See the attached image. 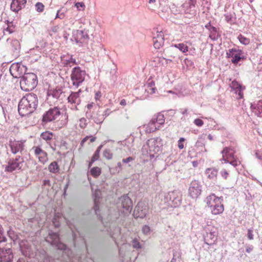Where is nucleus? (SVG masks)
Masks as SVG:
<instances>
[{"label":"nucleus","mask_w":262,"mask_h":262,"mask_svg":"<svg viewBox=\"0 0 262 262\" xmlns=\"http://www.w3.org/2000/svg\"><path fill=\"white\" fill-rule=\"evenodd\" d=\"M46 241L58 249L62 251L61 259L62 262H81L80 257L74 256L71 250L67 248L65 244L60 241L58 233L52 231L50 232L48 235L46 237Z\"/></svg>","instance_id":"obj_1"},{"label":"nucleus","mask_w":262,"mask_h":262,"mask_svg":"<svg viewBox=\"0 0 262 262\" xmlns=\"http://www.w3.org/2000/svg\"><path fill=\"white\" fill-rule=\"evenodd\" d=\"M38 98L36 94L29 93L23 97L20 100L18 111L21 116L29 115L33 113L38 105Z\"/></svg>","instance_id":"obj_2"},{"label":"nucleus","mask_w":262,"mask_h":262,"mask_svg":"<svg viewBox=\"0 0 262 262\" xmlns=\"http://www.w3.org/2000/svg\"><path fill=\"white\" fill-rule=\"evenodd\" d=\"M38 84L37 77L33 73H24L20 80V86L24 91H31L34 89Z\"/></svg>","instance_id":"obj_3"},{"label":"nucleus","mask_w":262,"mask_h":262,"mask_svg":"<svg viewBox=\"0 0 262 262\" xmlns=\"http://www.w3.org/2000/svg\"><path fill=\"white\" fill-rule=\"evenodd\" d=\"M223 200V197H217L214 194H211L207 197L206 203L213 214L217 215L223 212L224 207Z\"/></svg>","instance_id":"obj_4"},{"label":"nucleus","mask_w":262,"mask_h":262,"mask_svg":"<svg viewBox=\"0 0 262 262\" xmlns=\"http://www.w3.org/2000/svg\"><path fill=\"white\" fill-rule=\"evenodd\" d=\"M86 72L79 67H75L72 69L70 75L71 88L76 89L81 85L84 81Z\"/></svg>","instance_id":"obj_5"},{"label":"nucleus","mask_w":262,"mask_h":262,"mask_svg":"<svg viewBox=\"0 0 262 262\" xmlns=\"http://www.w3.org/2000/svg\"><path fill=\"white\" fill-rule=\"evenodd\" d=\"M24 159L23 157L18 156L15 158L10 159L8 165L5 167V171L12 172L15 170H20L24 165Z\"/></svg>","instance_id":"obj_6"},{"label":"nucleus","mask_w":262,"mask_h":262,"mask_svg":"<svg viewBox=\"0 0 262 262\" xmlns=\"http://www.w3.org/2000/svg\"><path fill=\"white\" fill-rule=\"evenodd\" d=\"M60 115L61 112L58 107H54L50 108L42 115V123L46 124L50 122L57 120Z\"/></svg>","instance_id":"obj_7"},{"label":"nucleus","mask_w":262,"mask_h":262,"mask_svg":"<svg viewBox=\"0 0 262 262\" xmlns=\"http://www.w3.org/2000/svg\"><path fill=\"white\" fill-rule=\"evenodd\" d=\"M117 207L124 214L129 213L132 210V201L127 195H123L119 198Z\"/></svg>","instance_id":"obj_8"},{"label":"nucleus","mask_w":262,"mask_h":262,"mask_svg":"<svg viewBox=\"0 0 262 262\" xmlns=\"http://www.w3.org/2000/svg\"><path fill=\"white\" fill-rule=\"evenodd\" d=\"M89 36L87 32L84 30H75L73 32L72 40H74L80 46H83L88 43Z\"/></svg>","instance_id":"obj_9"},{"label":"nucleus","mask_w":262,"mask_h":262,"mask_svg":"<svg viewBox=\"0 0 262 262\" xmlns=\"http://www.w3.org/2000/svg\"><path fill=\"white\" fill-rule=\"evenodd\" d=\"M221 154L226 157L229 160V163L234 167H235L240 164V161L235 156L234 152L231 148L225 147L221 151Z\"/></svg>","instance_id":"obj_10"},{"label":"nucleus","mask_w":262,"mask_h":262,"mask_svg":"<svg viewBox=\"0 0 262 262\" xmlns=\"http://www.w3.org/2000/svg\"><path fill=\"white\" fill-rule=\"evenodd\" d=\"M166 201L171 202V206L177 207L181 205L182 201V194L179 191L174 190L169 192L165 196Z\"/></svg>","instance_id":"obj_11"},{"label":"nucleus","mask_w":262,"mask_h":262,"mask_svg":"<svg viewBox=\"0 0 262 262\" xmlns=\"http://www.w3.org/2000/svg\"><path fill=\"white\" fill-rule=\"evenodd\" d=\"M27 70L26 66L18 63H14L10 67L9 71L11 75L14 78L21 79V76L24 74Z\"/></svg>","instance_id":"obj_12"},{"label":"nucleus","mask_w":262,"mask_h":262,"mask_svg":"<svg viewBox=\"0 0 262 262\" xmlns=\"http://www.w3.org/2000/svg\"><path fill=\"white\" fill-rule=\"evenodd\" d=\"M202 186L200 182L196 180L192 181L190 184L188 194L193 199H196L201 194Z\"/></svg>","instance_id":"obj_13"},{"label":"nucleus","mask_w":262,"mask_h":262,"mask_svg":"<svg viewBox=\"0 0 262 262\" xmlns=\"http://www.w3.org/2000/svg\"><path fill=\"white\" fill-rule=\"evenodd\" d=\"M148 206L143 202H140L135 207L134 215L135 218H144L147 212H148Z\"/></svg>","instance_id":"obj_14"},{"label":"nucleus","mask_w":262,"mask_h":262,"mask_svg":"<svg viewBox=\"0 0 262 262\" xmlns=\"http://www.w3.org/2000/svg\"><path fill=\"white\" fill-rule=\"evenodd\" d=\"M242 51L237 50L235 48L230 49L226 53V57L228 58H232L231 62L234 64H237L241 59H244V57L241 56Z\"/></svg>","instance_id":"obj_15"},{"label":"nucleus","mask_w":262,"mask_h":262,"mask_svg":"<svg viewBox=\"0 0 262 262\" xmlns=\"http://www.w3.org/2000/svg\"><path fill=\"white\" fill-rule=\"evenodd\" d=\"M13 254L11 246L3 248L0 250V262H12Z\"/></svg>","instance_id":"obj_16"},{"label":"nucleus","mask_w":262,"mask_h":262,"mask_svg":"<svg viewBox=\"0 0 262 262\" xmlns=\"http://www.w3.org/2000/svg\"><path fill=\"white\" fill-rule=\"evenodd\" d=\"M7 42L10 44V49L13 53V55L17 57L19 55L20 50V44L18 40L16 39H10L8 38Z\"/></svg>","instance_id":"obj_17"},{"label":"nucleus","mask_w":262,"mask_h":262,"mask_svg":"<svg viewBox=\"0 0 262 262\" xmlns=\"http://www.w3.org/2000/svg\"><path fill=\"white\" fill-rule=\"evenodd\" d=\"M147 144L149 147L153 148L155 151H158L163 145L162 139L159 137L150 139L148 141Z\"/></svg>","instance_id":"obj_18"},{"label":"nucleus","mask_w":262,"mask_h":262,"mask_svg":"<svg viewBox=\"0 0 262 262\" xmlns=\"http://www.w3.org/2000/svg\"><path fill=\"white\" fill-rule=\"evenodd\" d=\"M251 108L255 115L257 117H262V99L251 103Z\"/></svg>","instance_id":"obj_19"},{"label":"nucleus","mask_w":262,"mask_h":262,"mask_svg":"<svg viewBox=\"0 0 262 262\" xmlns=\"http://www.w3.org/2000/svg\"><path fill=\"white\" fill-rule=\"evenodd\" d=\"M231 88L235 91V93L238 95V98H243L244 94L243 91L245 89V87L236 80H233L230 84Z\"/></svg>","instance_id":"obj_20"},{"label":"nucleus","mask_w":262,"mask_h":262,"mask_svg":"<svg viewBox=\"0 0 262 262\" xmlns=\"http://www.w3.org/2000/svg\"><path fill=\"white\" fill-rule=\"evenodd\" d=\"M97 107H98L97 112L96 113L93 112L90 116L96 123L101 124L103 122L104 117L102 115V112L100 110V106L98 104L95 106V109L97 108Z\"/></svg>","instance_id":"obj_21"},{"label":"nucleus","mask_w":262,"mask_h":262,"mask_svg":"<svg viewBox=\"0 0 262 262\" xmlns=\"http://www.w3.org/2000/svg\"><path fill=\"white\" fill-rule=\"evenodd\" d=\"M101 191L99 190H96L95 192L93 194V196L94 198V209L95 212V214L97 215L98 218L102 222V217L99 214V199L101 196Z\"/></svg>","instance_id":"obj_22"},{"label":"nucleus","mask_w":262,"mask_h":262,"mask_svg":"<svg viewBox=\"0 0 262 262\" xmlns=\"http://www.w3.org/2000/svg\"><path fill=\"white\" fill-rule=\"evenodd\" d=\"M153 42L154 46L156 49H160L163 45L164 38L162 32H157V36L153 37Z\"/></svg>","instance_id":"obj_23"},{"label":"nucleus","mask_w":262,"mask_h":262,"mask_svg":"<svg viewBox=\"0 0 262 262\" xmlns=\"http://www.w3.org/2000/svg\"><path fill=\"white\" fill-rule=\"evenodd\" d=\"M81 92V90H79L78 92H72L68 98V100L69 103L75 105L76 110H77L76 105H79L81 102V100L79 98V94Z\"/></svg>","instance_id":"obj_24"},{"label":"nucleus","mask_w":262,"mask_h":262,"mask_svg":"<svg viewBox=\"0 0 262 262\" xmlns=\"http://www.w3.org/2000/svg\"><path fill=\"white\" fill-rule=\"evenodd\" d=\"M120 228L118 227L115 226L114 225H112L109 229L107 230L111 237L115 241L117 244V238L120 236Z\"/></svg>","instance_id":"obj_25"},{"label":"nucleus","mask_w":262,"mask_h":262,"mask_svg":"<svg viewBox=\"0 0 262 262\" xmlns=\"http://www.w3.org/2000/svg\"><path fill=\"white\" fill-rule=\"evenodd\" d=\"M9 145L12 152L14 154H16L19 152L21 153L24 149V145L19 141L12 142L10 143Z\"/></svg>","instance_id":"obj_26"},{"label":"nucleus","mask_w":262,"mask_h":262,"mask_svg":"<svg viewBox=\"0 0 262 262\" xmlns=\"http://www.w3.org/2000/svg\"><path fill=\"white\" fill-rule=\"evenodd\" d=\"M26 0H13L11 4V9L14 12H18L25 7Z\"/></svg>","instance_id":"obj_27"},{"label":"nucleus","mask_w":262,"mask_h":262,"mask_svg":"<svg viewBox=\"0 0 262 262\" xmlns=\"http://www.w3.org/2000/svg\"><path fill=\"white\" fill-rule=\"evenodd\" d=\"M216 240V234L215 232L210 231L207 233L206 235L204 236V241L206 244L211 245L214 244Z\"/></svg>","instance_id":"obj_28"},{"label":"nucleus","mask_w":262,"mask_h":262,"mask_svg":"<svg viewBox=\"0 0 262 262\" xmlns=\"http://www.w3.org/2000/svg\"><path fill=\"white\" fill-rule=\"evenodd\" d=\"M151 120L155 124H157V125H159V127L160 125H163L165 122V117L164 115L161 113L154 115Z\"/></svg>","instance_id":"obj_29"},{"label":"nucleus","mask_w":262,"mask_h":262,"mask_svg":"<svg viewBox=\"0 0 262 262\" xmlns=\"http://www.w3.org/2000/svg\"><path fill=\"white\" fill-rule=\"evenodd\" d=\"M158 129H159V125L155 124L152 120L145 126V130L147 133H152Z\"/></svg>","instance_id":"obj_30"},{"label":"nucleus","mask_w":262,"mask_h":262,"mask_svg":"<svg viewBox=\"0 0 262 262\" xmlns=\"http://www.w3.org/2000/svg\"><path fill=\"white\" fill-rule=\"evenodd\" d=\"M7 238L4 234L3 229L0 227V250L3 248L10 246L7 244Z\"/></svg>","instance_id":"obj_31"},{"label":"nucleus","mask_w":262,"mask_h":262,"mask_svg":"<svg viewBox=\"0 0 262 262\" xmlns=\"http://www.w3.org/2000/svg\"><path fill=\"white\" fill-rule=\"evenodd\" d=\"M64 67L67 68H71L74 65L78 64V62L76 61L75 58L73 57V55H71L69 59L65 60L63 61Z\"/></svg>","instance_id":"obj_32"},{"label":"nucleus","mask_w":262,"mask_h":262,"mask_svg":"<svg viewBox=\"0 0 262 262\" xmlns=\"http://www.w3.org/2000/svg\"><path fill=\"white\" fill-rule=\"evenodd\" d=\"M102 147H103L102 144L99 145L98 147L96 150L95 151L94 154L93 155V157H92L91 161L89 163V167H91L92 166V165L93 164V163L99 159L100 151Z\"/></svg>","instance_id":"obj_33"},{"label":"nucleus","mask_w":262,"mask_h":262,"mask_svg":"<svg viewBox=\"0 0 262 262\" xmlns=\"http://www.w3.org/2000/svg\"><path fill=\"white\" fill-rule=\"evenodd\" d=\"M206 174L210 179H212L216 177L217 174V169L214 168H209L206 170Z\"/></svg>","instance_id":"obj_34"},{"label":"nucleus","mask_w":262,"mask_h":262,"mask_svg":"<svg viewBox=\"0 0 262 262\" xmlns=\"http://www.w3.org/2000/svg\"><path fill=\"white\" fill-rule=\"evenodd\" d=\"M62 92L61 89L51 90L48 92V96H52L53 98L57 99L62 94Z\"/></svg>","instance_id":"obj_35"},{"label":"nucleus","mask_w":262,"mask_h":262,"mask_svg":"<svg viewBox=\"0 0 262 262\" xmlns=\"http://www.w3.org/2000/svg\"><path fill=\"white\" fill-rule=\"evenodd\" d=\"M48 170L50 172L56 173L59 171V167L58 163L56 161H54L50 164L48 167Z\"/></svg>","instance_id":"obj_36"},{"label":"nucleus","mask_w":262,"mask_h":262,"mask_svg":"<svg viewBox=\"0 0 262 262\" xmlns=\"http://www.w3.org/2000/svg\"><path fill=\"white\" fill-rule=\"evenodd\" d=\"M171 48L178 49L182 53H185L188 51V47L184 43H179L173 44Z\"/></svg>","instance_id":"obj_37"},{"label":"nucleus","mask_w":262,"mask_h":262,"mask_svg":"<svg viewBox=\"0 0 262 262\" xmlns=\"http://www.w3.org/2000/svg\"><path fill=\"white\" fill-rule=\"evenodd\" d=\"M53 134L49 131H46L41 134L40 137L45 140L46 141L48 142L53 137Z\"/></svg>","instance_id":"obj_38"},{"label":"nucleus","mask_w":262,"mask_h":262,"mask_svg":"<svg viewBox=\"0 0 262 262\" xmlns=\"http://www.w3.org/2000/svg\"><path fill=\"white\" fill-rule=\"evenodd\" d=\"M91 173L93 177H97L101 173V169L98 167H93L91 169Z\"/></svg>","instance_id":"obj_39"},{"label":"nucleus","mask_w":262,"mask_h":262,"mask_svg":"<svg viewBox=\"0 0 262 262\" xmlns=\"http://www.w3.org/2000/svg\"><path fill=\"white\" fill-rule=\"evenodd\" d=\"M238 39L239 42L243 45H247L250 43V39L242 34L238 35Z\"/></svg>","instance_id":"obj_40"},{"label":"nucleus","mask_w":262,"mask_h":262,"mask_svg":"<svg viewBox=\"0 0 262 262\" xmlns=\"http://www.w3.org/2000/svg\"><path fill=\"white\" fill-rule=\"evenodd\" d=\"M122 164L120 162H118L117 166L115 169H110L111 173L115 174V173H119L122 170Z\"/></svg>","instance_id":"obj_41"},{"label":"nucleus","mask_w":262,"mask_h":262,"mask_svg":"<svg viewBox=\"0 0 262 262\" xmlns=\"http://www.w3.org/2000/svg\"><path fill=\"white\" fill-rule=\"evenodd\" d=\"M38 160L39 162L43 164L47 161V154L45 151L42 154L38 156Z\"/></svg>","instance_id":"obj_42"},{"label":"nucleus","mask_w":262,"mask_h":262,"mask_svg":"<svg viewBox=\"0 0 262 262\" xmlns=\"http://www.w3.org/2000/svg\"><path fill=\"white\" fill-rule=\"evenodd\" d=\"M103 156L108 160H111L113 158V154L111 152V150L106 149L103 151Z\"/></svg>","instance_id":"obj_43"},{"label":"nucleus","mask_w":262,"mask_h":262,"mask_svg":"<svg viewBox=\"0 0 262 262\" xmlns=\"http://www.w3.org/2000/svg\"><path fill=\"white\" fill-rule=\"evenodd\" d=\"M35 9L38 12H41L44 9V5L40 2H38L35 4Z\"/></svg>","instance_id":"obj_44"},{"label":"nucleus","mask_w":262,"mask_h":262,"mask_svg":"<svg viewBox=\"0 0 262 262\" xmlns=\"http://www.w3.org/2000/svg\"><path fill=\"white\" fill-rule=\"evenodd\" d=\"M7 233L11 240L15 241L16 239V235L14 231L10 229L8 231Z\"/></svg>","instance_id":"obj_45"},{"label":"nucleus","mask_w":262,"mask_h":262,"mask_svg":"<svg viewBox=\"0 0 262 262\" xmlns=\"http://www.w3.org/2000/svg\"><path fill=\"white\" fill-rule=\"evenodd\" d=\"M142 231L144 234L148 235L150 232V228L148 226L144 225L142 227Z\"/></svg>","instance_id":"obj_46"},{"label":"nucleus","mask_w":262,"mask_h":262,"mask_svg":"<svg viewBox=\"0 0 262 262\" xmlns=\"http://www.w3.org/2000/svg\"><path fill=\"white\" fill-rule=\"evenodd\" d=\"M132 245L134 249H138L141 248V245L140 244V243L136 239H134V240H133Z\"/></svg>","instance_id":"obj_47"},{"label":"nucleus","mask_w":262,"mask_h":262,"mask_svg":"<svg viewBox=\"0 0 262 262\" xmlns=\"http://www.w3.org/2000/svg\"><path fill=\"white\" fill-rule=\"evenodd\" d=\"M185 141V139L183 137L180 138L178 142V146L179 149H182L184 148L183 142Z\"/></svg>","instance_id":"obj_48"},{"label":"nucleus","mask_w":262,"mask_h":262,"mask_svg":"<svg viewBox=\"0 0 262 262\" xmlns=\"http://www.w3.org/2000/svg\"><path fill=\"white\" fill-rule=\"evenodd\" d=\"M209 30L211 33V34L209 35L210 38L213 39L212 36L214 33H215L217 32V29L215 27L213 26L210 27V28H209ZM213 39H215V37H213Z\"/></svg>","instance_id":"obj_49"},{"label":"nucleus","mask_w":262,"mask_h":262,"mask_svg":"<svg viewBox=\"0 0 262 262\" xmlns=\"http://www.w3.org/2000/svg\"><path fill=\"white\" fill-rule=\"evenodd\" d=\"M193 123L198 126L201 127L204 124V122L201 119L197 118L195 119Z\"/></svg>","instance_id":"obj_50"},{"label":"nucleus","mask_w":262,"mask_h":262,"mask_svg":"<svg viewBox=\"0 0 262 262\" xmlns=\"http://www.w3.org/2000/svg\"><path fill=\"white\" fill-rule=\"evenodd\" d=\"M45 151L43 150L40 147L37 146L35 148L34 153L36 156H39L42 154Z\"/></svg>","instance_id":"obj_51"},{"label":"nucleus","mask_w":262,"mask_h":262,"mask_svg":"<svg viewBox=\"0 0 262 262\" xmlns=\"http://www.w3.org/2000/svg\"><path fill=\"white\" fill-rule=\"evenodd\" d=\"M255 156L257 159L262 160V148L256 150Z\"/></svg>","instance_id":"obj_52"},{"label":"nucleus","mask_w":262,"mask_h":262,"mask_svg":"<svg viewBox=\"0 0 262 262\" xmlns=\"http://www.w3.org/2000/svg\"><path fill=\"white\" fill-rule=\"evenodd\" d=\"M220 174H221V176L225 179H227V178L229 175L228 172L227 171V170L225 169H222L220 171Z\"/></svg>","instance_id":"obj_53"},{"label":"nucleus","mask_w":262,"mask_h":262,"mask_svg":"<svg viewBox=\"0 0 262 262\" xmlns=\"http://www.w3.org/2000/svg\"><path fill=\"white\" fill-rule=\"evenodd\" d=\"M225 17L226 20L228 23H231L232 21V15L231 13H227L225 14Z\"/></svg>","instance_id":"obj_54"},{"label":"nucleus","mask_w":262,"mask_h":262,"mask_svg":"<svg viewBox=\"0 0 262 262\" xmlns=\"http://www.w3.org/2000/svg\"><path fill=\"white\" fill-rule=\"evenodd\" d=\"M86 120L85 118H82L80 119V126L81 128H85L86 126Z\"/></svg>","instance_id":"obj_55"},{"label":"nucleus","mask_w":262,"mask_h":262,"mask_svg":"<svg viewBox=\"0 0 262 262\" xmlns=\"http://www.w3.org/2000/svg\"><path fill=\"white\" fill-rule=\"evenodd\" d=\"M245 247H246V252L248 253L252 252L253 249V248H254L252 245H248V244H246L245 245Z\"/></svg>","instance_id":"obj_56"},{"label":"nucleus","mask_w":262,"mask_h":262,"mask_svg":"<svg viewBox=\"0 0 262 262\" xmlns=\"http://www.w3.org/2000/svg\"><path fill=\"white\" fill-rule=\"evenodd\" d=\"M247 237H248V239L250 240L253 239V234L252 229H249L248 230Z\"/></svg>","instance_id":"obj_57"},{"label":"nucleus","mask_w":262,"mask_h":262,"mask_svg":"<svg viewBox=\"0 0 262 262\" xmlns=\"http://www.w3.org/2000/svg\"><path fill=\"white\" fill-rule=\"evenodd\" d=\"M134 160V159L132 157H128L127 158L123 159L122 160V162L123 163L127 164L129 163L130 162L133 161Z\"/></svg>","instance_id":"obj_58"},{"label":"nucleus","mask_w":262,"mask_h":262,"mask_svg":"<svg viewBox=\"0 0 262 262\" xmlns=\"http://www.w3.org/2000/svg\"><path fill=\"white\" fill-rule=\"evenodd\" d=\"M165 60V58L158 57L156 61H157L159 63L161 64L162 65H164L165 64V62L164 61Z\"/></svg>","instance_id":"obj_59"},{"label":"nucleus","mask_w":262,"mask_h":262,"mask_svg":"<svg viewBox=\"0 0 262 262\" xmlns=\"http://www.w3.org/2000/svg\"><path fill=\"white\" fill-rule=\"evenodd\" d=\"M7 32H8L9 34H11L14 32V30L13 28L8 26L6 29H4V33Z\"/></svg>","instance_id":"obj_60"},{"label":"nucleus","mask_w":262,"mask_h":262,"mask_svg":"<svg viewBox=\"0 0 262 262\" xmlns=\"http://www.w3.org/2000/svg\"><path fill=\"white\" fill-rule=\"evenodd\" d=\"M61 10H58L57 12L56 15V18H59L60 19H62L64 17L63 13H61Z\"/></svg>","instance_id":"obj_61"},{"label":"nucleus","mask_w":262,"mask_h":262,"mask_svg":"<svg viewBox=\"0 0 262 262\" xmlns=\"http://www.w3.org/2000/svg\"><path fill=\"white\" fill-rule=\"evenodd\" d=\"M147 84L148 85V86L150 88V89L152 90V93H155V88H152V86L155 85V82L152 81L148 82L147 83Z\"/></svg>","instance_id":"obj_62"},{"label":"nucleus","mask_w":262,"mask_h":262,"mask_svg":"<svg viewBox=\"0 0 262 262\" xmlns=\"http://www.w3.org/2000/svg\"><path fill=\"white\" fill-rule=\"evenodd\" d=\"M111 112V110L109 108H107L102 113V115L104 117V119L110 115Z\"/></svg>","instance_id":"obj_63"},{"label":"nucleus","mask_w":262,"mask_h":262,"mask_svg":"<svg viewBox=\"0 0 262 262\" xmlns=\"http://www.w3.org/2000/svg\"><path fill=\"white\" fill-rule=\"evenodd\" d=\"M75 6L77 8L79 9L80 7L83 8L84 7V4L82 2H78L75 4Z\"/></svg>","instance_id":"obj_64"}]
</instances>
